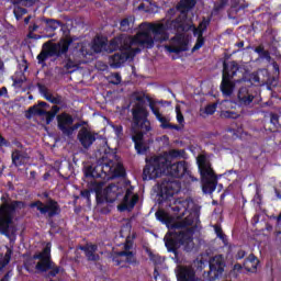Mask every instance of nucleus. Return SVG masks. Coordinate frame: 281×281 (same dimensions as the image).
Segmentation results:
<instances>
[{
    "label": "nucleus",
    "instance_id": "59",
    "mask_svg": "<svg viewBox=\"0 0 281 281\" xmlns=\"http://www.w3.org/2000/svg\"><path fill=\"white\" fill-rule=\"evenodd\" d=\"M102 47H104V42H95L93 44L94 52H102Z\"/></svg>",
    "mask_w": 281,
    "mask_h": 281
},
{
    "label": "nucleus",
    "instance_id": "36",
    "mask_svg": "<svg viewBox=\"0 0 281 281\" xmlns=\"http://www.w3.org/2000/svg\"><path fill=\"white\" fill-rule=\"evenodd\" d=\"M121 256L126 258L127 265H132L133 267H137V265H139L137 256L133 251H122Z\"/></svg>",
    "mask_w": 281,
    "mask_h": 281
},
{
    "label": "nucleus",
    "instance_id": "42",
    "mask_svg": "<svg viewBox=\"0 0 281 281\" xmlns=\"http://www.w3.org/2000/svg\"><path fill=\"white\" fill-rule=\"evenodd\" d=\"M60 271H63V267L57 266L56 262L53 261L52 268L48 270L47 278H56Z\"/></svg>",
    "mask_w": 281,
    "mask_h": 281
},
{
    "label": "nucleus",
    "instance_id": "50",
    "mask_svg": "<svg viewBox=\"0 0 281 281\" xmlns=\"http://www.w3.org/2000/svg\"><path fill=\"white\" fill-rule=\"evenodd\" d=\"M176 113L178 124H183V122H186V119L183 117V113H181V108L179 105L176 106Z\"/></svg>",
    "mask_w": 281,
    "mask_h": 281
},
{
    "label": "nucleus",
    "instance_id": "39",
    "mask_svg": "<svg viewBox=\"0 0 281 281\" xmlns=\"http://www.w3.org/2000/svg\"><path fill=\"white\" fill-rule=\"evenodd\" d=\"M102 188H104V182L103 181H91L89 183V190L91 192H95V194H100V192H102Z\"/></svg>",
    "mask_w": 281,
    "mask_h": 281
},
{
    "label": "nucleus",
    "instance_id": "34",
    "mask_svg": "<svg viewBox=\"0 0 281 281\" xmlns=\"http://www.w3.org/2000/svg\"><path fill=\"white\" fill-rule=\"evenodd\" d=\"M217 184H218L217 179L203 180L202 181V191L204 192V194H212V192H214V190H216Z\"/></svg>",
    "mask_w": 281,
    "mask_h": 281
},
{
    "label": "nucleus",
    "instance_id": "56",
    "mask_svg": "<svg viewBox=\"0 0 281 281\" xmlns=\"http://www.w3.org/2000/svg\"><path fill=\"white\" fill-rule=\"evenodd\" d=\"M80 196L87 201H91V189L80 191Z\"/></svg>",
    "mask_w": 281,
    "mask_h": 281
},
{
    "label": "nucleus",
    "instance_id": "43",
    "mask_svg": "<svg viewBox=\"0 0 281 281\" xmlns=\"http://www.w3.org/2000/svg\"><path fill=\"white\" fill-rule=\"evenodd\" d=\"M256 54H258L261 58L266 60H271V53L269 50H265V47L258 46L255 48Z\"/></svg>",
    "mask_w": 281,
    "mask_h": 281
},
{
    "label": "nucleus",
    "instance_id": "7",
    "mask_svg": "<svg viewBox=\"0 0 281 281\" xmlns=\"http://www.w3.org/2000/svg\"><path fill=\"white\" fill-rule=\"evenodd\" d=\"M146 165L143 169V181H153L159 179L164 175L165 166L167 164L166 156H155L146 158Z\"/></svg>",
    "mask_w": 281,
    "mask_h": 281
},
{
    "label": "nucleus",
    "instance_id": "63",
    "mask_svg": "<svg viewBox=\"0 0 281 281\" xmlns=\"http://www.w3.org/2000/svg\"><path fill=\"white\" fill-rule=\"evenodd\" d=\"M23 82H25V77H24V78H15V79L13 80V85H14L15 87H21V85H23Z\"/></svg>",
    "mask_w": 281,
    "mask_h": 281
},
{
    "label": "nucleus",
    "instance_id": "40",
    "mask_svg": "<svg viewBox=\"0 0 281 281\" xmlns=\"http://www.w3.org/2000/svg\"><path fill=\"white\" fill-rule=\"evenodd\" d=\"M13 14L16 19V21H21L25 14H27V9L21 7V5H14L13 8Z\"/></svg>",
    "mask_w": 281,
    "mask_h": 281
},
{
    "label": "nucleus",
    "instance_id": "51",
    "mask_svg": "<svg viewBox=\"0 0 281 281\" xmlns=\"http://www.w3.org/2000/svg\"><path fill=\"white\" fill-rule=\"evenodd\" d=\"M44 98L52 104H60V99L49 94V92Z\"/></svg>",
    "mask_w": 281,
    "mask_h": 281
},
{
    "label": "nucleus",
    "instance_id": "14",
    "mask_svg": "<svg viewBox=\"0 0 281 281\" xmlns=\"http://www.w3.org/2000/svg\"><path fill=\"white\" fill-rule=\"evenodd\" d=\"M189 45L190 40L180 33L171 38V45L166 46V49L169 54H182V52L190 49Z\"/></svg>",
    "mask_w": 281,
    "mask_h": 281
},
{
    "label": "nucleus",
    "instance_id": "26",
    "mask_svg": "<svg viewBox=\"0 0 281 281\" xmlns=\"http://www.w3.org/2000/svg\"><path fill=\"white\" fill-rule=\"evenodd\" d=\"M191 30L193 32V36H196V42L192 48V53L194 54V52H199V49H201V47L205 45V37H203V34H205V32L199 29V26L198 27L194 26L192 22H191Z\"/></svg>",
    "mask_w": 281,
    "mask_h": 281
},
{
    "label": "nucleus",
    "instance_id": "10",
    "mask_svg": "<svg viewBox=\"0 0 281 281\" xmlns=\"http://www.w3.org/2000/svg\"><path fill=\"white\" fill-rule=\"evenodd\" d=\"M30 207H36L40 214H47L48 218H54V216H58L61 212L58 201L52 198H49L46 203L41 202V200L32 202Z\"/></svg>",
    "mask_w": 281,
    "mask_h": 281
},
{
    "label": "nucleus",
    "instance_id": "37",
    "mask_svg": "<svg viewBox=\"0 0 281 281\" xmlns=\"http://www.w3.org/2000/svg\"><path fill=\"white\" fill-rule=\"evenodd\" d=\"M227 3H229V0H220V1L214 2L212 14L214 16L220 14V12H222V10H225V7L227 5Z\"/></svg>",
    "mask_w": 281,
    "mask_h": 281
},
{
    "label": "nucleus",
    "instance_id": "25",
    "mask_svg": "<svg viewBox=\"0 0 281 281\" xmlns=\"http://www.w3.org/2000/svg\"><path fill=\"white\" fill-rule=\"evenodd\" d=\"M138 201H139V195H133L131 198H127L125 202V195H124L122 203L117 206V210L119 212H133Z\"/></svg>",
    "mask_w": 281,
    "mask_h": 281
},
{
    "label": "nucleus",
    "instance_id": "46",
    "mask_svg": "<svg viewBox=\"0 0 281 281\" xmlns=\"http://www.w3.org/2000/svg\"><path fill=\"white\" fill-rule=\"evenodd\" d=\"M155 216L157 218V221H160V223H165L168 224L170 222L169 217H168V213H166L165 211H157L155 213Z\"/></svg>",
    "mask_w": 281,
    "mask_h": 281
},
{
    "label": "nucleus",
    "instance_id": "53",
    "mask_svg": "<svg viewBox=\"0 0 281 281\" xmlns=\"http://www.w3.org/2000/svg\"><path fill=\"white\" fill-rule=\"evenodd\" d=\"M134 190H135L134 187H130V188L126 189L125 195H124L125 196V203H126V201H128V199H131V196L136 195L135 193H133Z\"/></svg>",
    "mask_w": 281,
    "mask_h": 281
},
{
    "label": "nucleus",
    "instance_id": "31",
    "mask_svg": "<svg viewBox=\"0 0 281 281\" xmlns=\"http://www.w3.org/2000/svg\"><path fill=\"white\" fill-rule=\"evenodd\" d=\"M237 98L240 102V104H244L245 106H249L251 102H254V98H256L254 94L249 93V89L241 87L238 91Z\"/></svg>",
    "mask_w": 281,
    "mask_h": 281
},
{
    "label": "nucleus",
    "instance_id": "20",
    "mask_svg": "<svg viewBox=\"0 0 281 281\" xmlns=\"http://www.w3.org/2000/svg\"><path fill=\"white\" fill-rule=\"evenodd\" d=\"M131 58H135V54H127L126 50H120V53H115L110 57V67L112 69H120Z\"/></svg>",
    "mask_w": 281,
    "mask_h": 281
},
{
    "label": "nucleus",
    "instance_id": "23",
    "mask_svg": "<svg viewBox=\"0 0 281 281\" xmlns=\"http://www.w3.org/2000/svg\"><path fill=\"white\" fill-rule=\"evenodd\" d=\"M113 166L115 162L109 158H102L98 160L97 170H99L100 175H104V177H109L111 172H113Z\"/></svg>",
    "mask_w": 281,
    "mask_h": 281
},
{
    "label": "nucleus",
    "instance_id": "13",
    "mask_svg": "<svg viewBox=\"0 0 281 281\" xmlns=\"http://www.w3.org/2000/svg\"><path fill=\"white\" fill-rule=\"evenodd\" d=\"M235 69H237L238 79H235V82H248L251 87L254 85L260 83V76L258 72H249V68L245 65H238V61H235Z\"/></svg>",
    "mask_w": 281,
    "mask_h": 281
},
{
    "label": "nucleus",
    "instance_id": "33",
    "mask_svg": "<svg viewBox=\"0 0 281 281\" xmlns=\"http://www.w3.org/2000/svg\"><path fill=\"white\" fill-rule=\"evenodd\" d=\"M83 175L86 179H100L102 178V173H100V170L98 169V166H87L83 168Z\"/></svg>",
    "mask_w": 281,
    "mask_h": 281
},
{
    "label": "nucleus",
    "instance_id": "17",
    "mask_svg": "<svg viewBox=\"0 0 281 281\" xmlns=\"http://www.w3.org/2000/svg\"><path fill=\"white\" fill-rule=\"evenodd\" d=\"M210 270L207 272L209 281H215L223 276L225 271V261L221 257H214L209 263Z\"/></svg>",
    "mask_w": 281,
    "mask_h": 281
},
{
    "label": "nucleus",
    "instance_id": "8",
    "mask_svg": "<svg viewBox=\"0 0 281 281\" xmlns=\"http://www.w3.org/2000/svg\"><path fill=\"white\" fill-rule=\"evenodd\" d=\"M234 78H238L236 60L224 61L222 82H221V91L223 95H232V93H234V87H236V81L235 82L232 81V79Z\"/></svg>",
    "mask_w": 281,
    "mask_h": 281
},
{
    "label": "nucleus",
    "instance_id": "41",
    "mask_svg": "<svg viewBox=\"0 0 281 281\" xmlns=\"http://www.w3.org/2000/svg\"><path fill=\"white\" fill-rule=\"evenodd\" d=\"M213 227L217 238H220L224 245H227V235L223 233V227H221V224H215Z\"/></svg>",
    "mask_w": 281,
    "mask_h": 281
},
{
    "label": "nucleus",
    "instance_id": "3",
    "mask_svg": "<svg viewBox=\"0 0 281 281\" xmlns=\"http://www.w3.org/2000/svg\"><path fill=\"white\" fill-rule=\"evenodd\" d=\"M181 192V182L179 180H171L168 178L162 179L159 186L158 204L167 207L172 212L176 218H183L188 213V202L175 200V194Z\"/></svg>",
    "mask_w": 281,
    "mask_h": 281
},
{
    "label": "nucleus",
    "instance_id": "9",
    "mask_svg": "<svg viewBox=\"0 0 281 281\" xmlns=\"http://www.w3.org/2000/svg\"><path fill=\"white\" fill-rule=\"evenodd\" d=\"M164 175L171 177L172 179H191V181H196V178L192 177V172L190 171L188 161L186 160L172 164V161L167 158Z\"/></svg>",
    "mask_w": 281,
    "mask_h": 281
},
{
    "label": "nucleus",
    "instance_id": "54",
    "mask_svg": "<svg viewBox=\"0 0 281 281\" xmlns=\"http://www.w3.org/2000/svg\"><path fill=\"white\" fill-rule=\"evenodd\" d=\"M132 248H133V239H131V237H127L124 243L125 250H123V251H131Z\"/></svg>",
    "mask_w": 281,
    "mask_h": 281
},
{
    "label": "nucleus",
    "instance_id": "27",
    "mask_svg": "<svg viewBox=\"0 0 281 281\" xmlns=\"http://www.w3.org/2000/svg\"><path fill=\"white\" fill-rule=\"evenodd\" d=\"M80 250L85 251L86 258L90 262H98V260H100V255L95 254L98 251V245L91 244L89 246H81Z\"/></svg>",
    "mask_w": 281,
    "mask_h": 281
},
{
    "label": "nucleus",
    "instance_id": "29",
    "mask_svg": "<svg viewBox=\"0 0 281 281\" xmlns=\"http://www.w3.org/2000/svg\"><path fill=\"white\" fill-rule=\"evenodd\" d=\"M11 159H12L13 166L19 168L21 166H25V162L27 161V159H30V157H27L26 153L15 149L11 154Z\"/></svg>",
    "mask_w": 281,
    "mask_h": 281
},
{
    "label": "nucleus",
    "instance_id": "48",
    "mask_svg": "<svg viewBox=\"0 0 281 281\" xmlns=\"http://www.w3.org/2000/svg\"><path fill=\"white\" fill-rule=\"evenodd\" d=\"M80 126H82V123H76V124L70 125V127H68V131L66 132V136L71 137V135H74V132L78 131V128H80Z\"/></svg>",
    "mask_w": 281,
    "mask_h": 281
},
{
    "label": "nucleus",
    "instance_id": "1",
    "mask_svg": "<svg viewBox=\"0 0 281 281\" xmlns=\"http://www.w3.org/2000/svg\"><path fill=\"white\" fill-rule=\"evenodd\" d=\"M146 29L138 32L135 36H128L126 34L119 35L113 42V45H139L143 49H153L156 43H166L170 38V27L168 22L165 23H144Z\"/></svg>",
    "mask_w": 281,
    "mask_h": 281
},
{
    "label": "nucleus",
    "instance_id": "6",
    "mask_svg": "<svg viewBox=\"0 0 281 281\" xmlns=\"http://www.w3.org/2000/svg\"><path fill=\"white\" fill-rule=\"evenodd\" d=\"M25 202L14 200L11 203H4L0 206V234L10 238L14 234L12 220L18 210H24Z\"/></svg>",
    "mask_w": 281,
    "mask_h": 281
},
{
    "label": "nucleus",
    "instance_id": "18",
    "mask_svg": "<svg viewBox=\"0 0 281 281\" xmlns=\"http://www.w3.org/2000/svg\"><path fill=\"white\" fill-rule=\"evenodd\" d=\"M77 139L85 150H89V148L93 146L95 139H98V133H93L87 127H81L78 132Z\"/></svg>",
    "mask_w": 281,
    "mask_h": 281
},
{
    "label": "nucleus",
    "instance_id": "64",
    "mask_svg": "<svg viewBox=\"0 0 281 281\" xmlns=\"http://www.w3.org/2000/svg\"><path fill=\"white\" fill-rule=\"evenodd\" d=\"M274 240H276V243L281 245V231L274 232Z\"/></svg>",
    "mask_w": 281,
    "mask_h": 281
},
{
    "label": "nucleus",
    "instance_id": "2",
    "mask_svg": "<svg viewBox=\"0 0 281 281\" xmlns=\"http://www.w3.org/2000/svg\"><path fill=\"white\" fill-rule=\"evenodd\" d=\"M72 43L74 38L71 37H63L57 43H54L52 40L45 42L42 45V50L37 55L38 65L45 66L48 58H54L58 65H63L67 74H74V71L78 70V64L69 55V47H71Z\"/></svg>",
    "mask_w": 281,
    "mask_h": 281
},
{
    "label": "nucleus",
    "instance_id": "24",
    "mask_svg": "<svg viewBox=\"0 0 281 281\" xmlns=\"http://www.w3.org/2000/svg\"><path fill=\"white\" fill-rule=\"evenodd\" d=\"M116 38H117V36L110 41V47H111L112 52H115L119 49L120 52H125V54H134V56H137V54H139V52H142V49H139V48H133V45H138L139 47H142L139 44H131L128 47H126L122 43L113 44V41H115Z\"/></svg>",
    "mask_w": 281,
    "mask_h": 281
},
{
    "label": "nucleus",
    "instance_id": "4",
    "mask_svg": "<svg viewBox=\"0 0 281 281\" xmlns=\"http://www.w3.org/2000/svg\"><path fill=\"white\" fill-rule=\"evenodd\" d=\"M153 131L148 120V110L139 103L132 109V142L137 155H146L150 147L144 143V136Z\"/></svg>",
    "mask_w": 281,
    "mask_h": 281
},
{
    "label": "nucleus",
    "instance_id": "62",
    "mask_svg": "<svg viewBox=\"0 0 281 281\" xmlns=\"http://www.w3.org/2000/svg\"><path fill=\"white\" fill-rule=\"evenodd\" d=\"M11 258H12V249L9 248L4 255L5 265L10 262Z\"/></svg>",
    "mask_w": 281,
    "mask_h": 281
},
{
    "label": "nucleus",
    "instance_id": "32",
    "mask_svg": "<svg viewBox=\"0 0 281 281\" xmlns=\"http://www.w3.org/2000/svg\"><path fill=\"white\" fill-rule=\"evenodd\" d=\"M244 268L249 273H256V271H258V258L254 255H249L244 261Z\"/></svg>",
    "mask_w": 281,
    "mask_h": 281
},
{
    "label": "nucleus",
    "instance_id": "55",
    "mask_svg": "<svg viewBox=\"0 0 281 281\" xmlns=\"http://www.w3.org/2000/svg\"><path fill=\"white\" fill-rule=\"evenodd\" d=\"M279 122H280V116L276 113H271L270 123L273 124V126H278Z\"/></svg>",
    "mask_w": 281,
    "mask_h": 281
},
{
    "label": "nucleus",
    "instance_id": "58",
    "mask_svg": "<svg viewBox=\"0 0 281 281\" xmlns=\"http://www.w3.org/2000/svg\"><path fill=\"white\" fill-rule=\"evenodd\" d=\"M149 109L151 111V113L155 115H159L161 112H159V108L155 106V103L150 102L149 103Z\"/></svg>",
    "mask_w": 281,
    "mask_h": 281
},
{
    "label": "nucleus",
    "instance_id": "52",
    "mask_svg": "<svg viewBox=\"0 0 281 281\" xmlns=\"http://www.w3.org/2000/svg\"><path fill=\"white\" fill-rule=\"evenodd\" d=\"M183 150L181 149H171L169 151V156H171L172 159H177V157H182Z\"/></svg>",
    "mask_w": 281,
    "mask_h": 281
},
{
    "label": "nucleus",
    "instance_id": "5",
    "mask_svg": "<svg viewBox=\"0 0 281 281\" xmlns=\"http://www.w3.org/2000/svg\"><path fill=\"white\" fill-rule=\"evenodd\" d=\"M194 234L196 226H192L182 232H169L165 237V247L169 254H173L179 259V248L183 247L184 251L190 252L194 249Z\"/></svg>",
    "mask_w": 281,
    "mask_h": 281
},
{
    "label": "nucleus",
    "instance_id": "22",
    "mask_svg": "<svg viewBox=\"0 0 281 281\" xmlns=\"http://www.w3.org/2000/svg\"><path fill=\"white\" fill-rule=\"evenodd\" d=\"M178 281H201L196 278V272L194 269L188 266H180L177 271Z\"/></svg>",
    "mask_w": 281,
    "mask_h": 281
},
{
    "label": "nucleus",
    "instance_id": "12",
    "mask_svg": "<svg viewBox=\"0 0 281 281\" xmlns=\"http://www.w3.org/2000/svg\"><path fill=\"white\" fill-rule=\"evenodd\" d=\"M169 32H176V34H183V32H190L192 30V19H189L187 14L180 13L173 20H167Z\"/></svg>",
    "mask_w": 281,
    "mask_h": 281
},
{
    "label": "nucleus",
    "instance_id": "45",
    "mask_svg": "<svg viewBox=\"0 0 281 281\" xmlns=\"http://www.w3.org/2000/svg\"><path fill=\"white\" fill-rule=\"evenodd\" d=\"M122 251H113L110 256V258L112 259V262H114L115 267H120V265H122V259L120 258H124V255H121Z\"/></svg>",
    "mask_w": 281,
    "mask_h": 281
},
{
    "label": "nucleus",
    "instance_id": "30",
    "mask_svg": "<svg viewBox=\"0 0 281 281\" xmlns=\"http://www.w3.org/2000/svg\"><path fill=\"white\" fill-rule=\"evenodd\" d=\"M201 223V220H199V213L198 212H191L187 217H184L181 222L182 227H196V232H199V224Z\"/></svg>",
    "mask_w": 281,
    "mask_h": 281
},
{
    "label": "nucleus",
    "instance_id": "57",
    "mask_svg": "<svg viewBox=\"0 0 281 281\" xmlns=\"http://www.w3.org/2000/svg\"><path fill=\"white\" fill-rule=\"evenodd\" d=\"M37 89H38L40 93H42V95H44V97L48 93L47 87L43 83H37Z\"/></svg>",
    "mask_w": 281,
    "mask_h": 281
},
{
    "label": "nucleus",
    "instance_id": "60",
    "mask_svg": "<svg viewBox=\"0 0 281 281\" xmlns=\"http://www.w3.org/2000/svg\"><path fill=\"white\" fill-rule=\"evenodd\" d=\"M159 122H160V128H164V130L168 128V124H170L166 116H162V120H160Z\"/></svg>",
    "mask_w": 281,
    "mask_h": 281
},
{
    "label": "nucleus",
    "instance_id": "44",
    "mask_svg": "<svg viewBox=\"0 0 281 281\" xmlns=\"http://www.w3.org/2000/svg\"><path fill=\"white\" fill-rule=\"evenodd\" d=\"M210 23H212V16H203L202 21L198 25V29H200L202 32H206L207 27H210Z\"/></svg>",
    "mask_w": 281,
    "mask_h": 281
},
{
    "label": "nucleus",
    "instance_id": "35",
    "mask_svg": "<svg viewBox=\"0 0 281 281\" xmlns=\"http://www.w3.org/2000/svg\"><path fill=\"white\" fill-rule=\"evenodd\" d=\"M133 23H135V18L133 16H126L120 22V31L121 32H128L131 31V27H133Z\"/></svg>",
    "mask_w": 281,
    "mask_h": 281
},
{
    "label": "nucleus",
    "instance_id": "47",
    "mask_svg": "<svg viewBox=\"0 0 281 281\" xmlns=\"http://www.w3.org/2000/svg\"><path fill=\"white\" fill-rule=\"evenodd\" d=\"M217 106H218L217 103L207 104L205 106L204 112L206 113V115H214V113H216V108Z\"/></svg>",
    "mask_w": 281,
    "mask_h": 281
},
{
    "label": "nucleus",
    "instance_id": "28",
    "mask_svg": "<svg viewBox=\"0 0 281 281\" xmlns=\"http://www.w3.org/2000/svg\"><path fill=\"white\" fill-rule=\"evenodd\" d=\"M196 0H180L176 5V10H178L180 14H186L188 16V12L194 10Z\"/></svg>",
    "mask_w": 281,
    "mask_h": 281
},
{
    "label": "nucleus",
    "instance_id": "21",
    "mask_svg": "<svg viewBox=\"0 0 281 281\" xmlns=\"http://www.w3.org/2000/svg\"><path fill=\"white\" fill-rule=\"evenodd\" d=\"M34 115H38L40 117H43V115H45L46 124H52V122H54V117H56V115L53 114L50 111L43 110L38 108V105H32L26 111L27 120H30L31 117H34Z\"/></svg>",
    "mask_w": 281,
    "mask_h": 281
},
{
    "label": "nucleus",
    "instance_id": "61",
    "mask_svg": "<svg viewBox=\"0 0 281 281\" xmlns=\"http://www.w3.org/2000/svg\"><path fill=\"white\" fill-rule=\"evenodd\" d=\"M245 256H247V252L245 250H238L235 258L236 260H243Z\"/></svg>",
    "mask_w": 281,
    "mask_h": 281
},
{
    "label": "nucleus",
    "instance_id": "38",
    "mask_svg": "<svg viewBox=\"0 0 281 281\" xmlns=\"http://www.w3.org/2000/svg\"><path fill=\"white\" fill-rule=\"evenodd\" d=\"M38 23H41V21H32L29 25V33H27V38H36V34H34V32H38V30H41V25H38Z\"/></svg>",
    "mask_w": 281,
    "mask_h": 281
},
{
    "label": "nucleus",
    "instance_id": "19",
    "mask_svg": "<svg viewBox=\"0 0 281 281\" xmlns=\"http://www.w3.org/2000/svg\"><path fill=\"white\" fill-rule=\"evenodd\" d=\"M57 128L63 133V135H67V131L74 124V116L67 112H63L56 116Z\"/></svg>",
    "mask_w": 281,
    "mask_h": 281
},
{
    "label": "nucleus",
    "instance_id": "16",
    "mask_svg": "<svg viewBox=\"0 0 281 281\" xmlns=\"http://www.w3.org/2000/svg\"><path fill=\"white\" fill-rule=\"evenodd\" d=\"M38 21L40 23L45 24L44 32H46V34L42 35L43 38H54L56 36V30H58V27H65V23H63L60 20L41 16Z\"/></svg>",
    "mask_w": 281,
    "mask_h": 281
},
{
    "label": "nucleus",
    "instance_id": "15",
    "mask_svg": "<svg viewBox=\"0 0 281 281\" xmlns=\"http://www.w3.org/2000/svg\"><path fill=\"white\" fill-rule=\"evenodd\" d=\"M196 161L202 181H211L217 179L214 169H212V162L207 160V157H205V155L198 156Z\"/></svg>",
    "mask_w": 281,
    "mask_h": 281
},
{
    "label": "nucleus",
    "instance_id": "11",
    "mask_svg": "<svg viewBox=\"0 0 281 281\" xmlns=\"http://www.w3.org/2000/svg\"><path fill=\"white\" fill-rule=\"evenodd\" d=\"M33 260H40L35 265L36 271L47 273L52 269V265H54V260H52V247L47 245L41 252L33 255Z\"/></svg>",
    "mask_w": 281,
    "mask_h": 281
},
{
    "label": "nucleus",
    "instance_id": "49",
    "mask_svg": "<svg viewBox=\"0 0 281 281\" xmlns=\"http://www.w3.org/2000/svg\"><path fill=\"white\" fill-rule=\"evenodd\" d=\"M112 128H113L116 137H123L124 136V126H122V125H112Z\"/></svg>",
    "mask_w": 281,
    "mask_h": 281
}]
</instances>
